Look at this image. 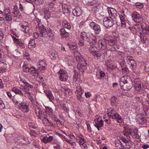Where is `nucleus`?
Wrapping results in <instances>:
<instances>
[{
    "label": "nucleus",
    "mask_w": 149,
    "mask_h": 149,
    "mask_svg": "<svg viewBox=\"0 0 149 149\" xmlns=\"http://www.w3.org/2000/svg\"><path fill=\"white\" fill-rule=\"evenodd\" d=\"M132 82L130 77L125 76L121 77L120 81V85L122 89L128 90L132 87Z\"/></svg>",
    "instance_id": "1"
},
{
    "label": "nucleus",
    "mask_w": 149,
    "mask_h": 149,
    "mask_svg": "<svg viewBox=\"0 0 149 149\" xmlns=\"http://www.w3.org/2000/svg\"><path fill=\"white\" fill-rule=\"evenodd\" d=\"M37 22V23L36 24V28L38 29V30H39L40 33L38 34V33L35 32L33 33V36L35 39L38 38L39 36L40 37H47L46 35V29L45 27L41 24H40V21L38 20L36 21Z\"/></svg>",
    "instance_id": "2"
},
{
    "label": "nucleus",
    "mask_w": 149,
    "mask_h": 149,
    "mask_svg": "<svg viewBox=\"0 0 149 149\" xmlns=\"http://www.w3.org/2000/svg\"><path fill=\"white\" fill-rule=\"evenodd\" d=\"M103 40L109 45L112 47L114 50L118 49V48L116 45L117 42V40H113L112 38L108 34H106L104 35Z\"/></svg>",
    "instance_id": "3"
},
{
    "label": "nucleus",
    "mask_w": 149,
    "mask_h": 149,
    "mask_svg": "<svg viewBox=\"0 0 149 149\" xmlns=\"http://www.w3.org/2000/svg\"><path fill=\"white\" fill-rule=\"evenodd\" d=\"M132 17L134 21L137 23H142L143 19V16L136 12L132 14Z\"/></svg>",
    "instance_id": "4"
},
{
    "label": "nucleus",
    "mask_w": 149,
    "mask_h": 149,
    "mask_svg": "<svg viewBox=\"0 0 149 149\" xmlns=\"http://www.w3.org/2000/svg\"><path fill=\"white\" fill-rule=\"evenodd\" d=\"M103 22L104 26L107 28L111 27L114 24L113 19L107 17H105L104 18Z\"/></svg>",
    "instance_id": "5"
},
{
    "label": "nucleus",
    "mask_w": 149,
    "mask_h": 149,
    "mask_svg": "<svg viewBox=\"0 0 149 149\" xmlns=\"http://www.w3.org/2000/svg\"><path fill=\"white\" fill-rule=\"evenodd\" d=\"M58 73L60 74L59 78L61 81H66L68 77L67 72L65 70H60L59 71Z\"/></svg>",
    "instance_id": "6"
},
{
    "label": "nucleus",
    "mask_w": 149,
    "mask_h": 149,
    "mask_svg": "<svg viewBox=\"0 0 149 149\" xmlns=\"http://www.w3.org/2000/svg\"><path fill=\"white\" fill-rule=\"evenodd\" d=\"M87 38L88 37L87 36V34L86 32H83L81 33L78 43L80 46H84L85 43L84 40H86Z\"/></svg>",
    "instance_id": "7"
},
{
    "label": "nucleus",
    "mask_w": 149,
    "mask_h": 149,
    "mask_svg": "<svg viewBox=\"0 0 149 149\" xmlns=\"http://www.w3.org/2000/svg\"><path fill=\"white\" fill-rule=\"evenodd\" d=\"M3 13L5 15V17L7 21H11L12 20L11 14L10 10L9 8L4 9Z\"/></svg>",
    "instance_id": "8"
},
{
    "label": "nucleus",
    "mask_w": 149,
    "mask_h": 149,
    "mask_svg": "<svg viewBox=\"0 0 149 149\" xmlns=\"http://www.w3.org/2000/svg\"><path fill=\"white\" fill-rule=\"evenodd\" d=\"M22 101H19V108L21 109V110L24 112H27L29 111V107L25 105V103L24 102H23V101L24 100L23 99H22Z\"/></svg>",
    "instance_id": "9"
},
{
    "label": "nucleus",
    "mask_w": 149,
    "mask_h": 149,
    "mask_svg": "<svg viewBox=\"0 0 149 149\" xmlns=\"http://www.w3.org/2000/svg\"><path fill=\"white\" fill-rule=\"evenodd\" d=\"M21 26L22 28V31L25 33H27L29 32V24L26 22H24L21 24Z\"/></svg>",
    "instance_id": "10"
},
{
    "label": "nucleus",
    "mask_w": 149,
    "mask_h": 149,
    "mask_svg": "<svg viewBox=\"0 0 149 149\" xmlns=\"http://www.w3.org/2000/svg\"><path fill=\"white\" fill-rule=\"evenodd\" d=\"M77 60L79 61V63L77 64V67L79 69L82 68L83 67L85 66L84 64H86V62L84 59L80 58L79 56L78 58L77 57Z\"/></svg>",
    "instance_id": "11"
},
{
    "label": "nucleus",
    "mask_w": 149,
    "mask_h": 149,
    "mask_svg": "<svg viewBox=\"0 0 149 149\" xmlns=\"http://www.w3.org/2000/svg\"><path fill=\"white\" fill-rule=\"evenodd\" d=\"M108 12L110 17L112 19L116 18L117 14V11L113 8L109 9Z\"/></svg>",
    "instance_id": "12"
},
{
    "label": "nucleus",
    "mask_w": 149,
    "mask_h": 149,
    "mask_svg": "<svg viewBox=\"0 0 149 149\" xmlns=\"http://www.w3.org/2000/svg\"><path fill=\"white\" fill-rule=\"evenodd\" d=\"M134 83L136 90L138 91H139L141 90V82L139 79H135L134 81Z\"/></svg>",
    "instance_id": "13"
},
{
    "label": "nucleus",
    "mask_w": 149,
    "mask_h": 149,
    "mask_svg": "<svg viewBox=\"0 0 149 149\" xmlns=\"http://www.w3.org/2000/svg\"><path fill=\"white\" fill-rule=\"evenodd\" d=\"M12 38L15 43L17 44L18 46H19L22 49H24L25 48L24 44L22 42V41H21L20 40H19L13 36L12 37Z\"/></svg>",
    "instance_id": "14"
},
{
    "label": "nucleus",
    "mask_w": 149,
    "mask_h": 149,
    "mask_svg": "<svg viewBox=\"0 0 149 149\" xmlns=\"http://www.w3.org/2000/svg\"><path fill=\"white\" fill-rule=\"evenodd\" d=\"M107 43L103 40L98 41L97 45L98 48L101 50L105 49L107 47Z\"/></svg>",
    "instance_id": "15"
},
{
    "label": "nucleus",
    "mask_w": 149,
    "mask_h": 149,
    "mask_svg": "<svg viewBox=\"0 0 149 149\" xmlns=\"http://www.w3.org/2000/svg\"><path fill=\"white\" fill-rule=\"evenodd\" d=\"M112 119L117 120V122L119 123H121L123 121V119L121 116L116 112L112 117Z\"/></svg>",
    "instance_id": "16"
},
{
    "label": "nucleus",
    "mask_w": 149,
    "mask_h": 149,
    "mask_svg": "<svg viewBox=\"0 0 149 149\" xmlns=\"http://www.w3.org/2000/svg\"><path fill=\"white\" fill-rule=\"evenodd\" d=\"M43 13L44 14L45 18L46 19H49L51 17V12L48 9L44 8L42 9Z\"/></svg>",
    "instance_id": "17"
},
{
    "label": "nucleus",
    "mask_w": 149,
    "mask_h": 149,
    "mask_svg": "<svg viewBox=\"0 0 149 149\" xmlns=\"http://www.w3.org/2000/svg\"><path fill=\"white\" fill-rule=\"evenodd\" d=\"M86 41L89 44L95 45L97 43V40L96 37L93 36V38H87Z\"/></svg>",
    "instance_id": "18"
},
{
    "label": "nucleus",
    "mask_w": 149,
    "mask_h": 149,
    "mask_svg": "<svg viewBox=\"0 0 149 149\" xmlns=\"http://www.w3.org/2000/svg\"><path fill=\"white\" fill-rule=\"evenodd\" d=\"M45 92L50 101L53 102L54 100V97L52 92L48 90L45 91Z\"/></svg>",
    "instance_id": "19"
},
{
    "label": "nucleus",
    "mask_w": 149,
    "mask_h": 149,
    "mask_svg": "<svg viewBox=\"0 0 149 149\" xmlns=\"http://www.w3.org/2000/svg\"><path fill=\"white\" fill-rule=\"evenodd\" d=\"M82 13L81 10L79 8H76L72 11V14L74 16H79Z\"/></svg>",
    "instance_id": "20"
},
{
    "label": "nucleus",
    "mask_w": 149,
    "mask_h": 149,
    "mask_svg": "<svg viewBox=\"0 0 149 149\" xmlns=\"http://www.w3.org/2000/svg\"><path fill=\"white\" fill-rule=\"evenodd\" d=\"M116 112L114 109L111 108L108 109L107 111L108 116H109L110 118H111Z\"/></svg>",
    "instance_id": "21"
},
{
    "label": "nucleus",
    "mask_w": 149,
    "mask_h": 149,
    "mask_svg": "<svg viewBox=\"0 0 149 149\" xmlns=\"http://www.w3.org/2000/svg\"><path fill=\"white\" fill-rule=\"evenodd\" d=\"M89 52L93 55L95 54L98 51L97 47L93 46H91L88 49Z\"/></svg>",
    "instance_id": "22"
},
{
    "label": "nucleus",
    "mask_w": 149,
    "mask_h": 149,
    "mask_svg": "<svg viewBox=\"0 0 149 149\" xmlns=\"http://www.w3.org/2000/svg\"><path fill=\"white\" fill-rule=\"evenodd\" d=\"M61 35L62 38H66L69 36V34L68 32H66L65 30L62 28L60 30Z\"/></svg>",
    "instance_id": "23"
},
{
    "label": "nucleus",
    "mask_w": 149,
    "mask_h": 149,
    "mask_svg": "<svg viewBox=\"0 0 149 149\" xmlns=\"http://www.w3.org/2000/svg\"><path fill=\"white\" fill-rule=\"evenodd\" d=\"M36 46V45L34 39H30L29 41V42L28 44V47L30 49H31L32 48H35Z\"/></svg>",
    "instance_id": "24"
},
{
    "label": "nucleus",
    "mask_w": 149,
    "mask_h": 149,
    "mask_svg": "<svg viewBox=\"0 0 149 149\" xmlns=\"http://www.w3.org/2000/svg\"><path fill=\"white\" fill-rule=\"evenodd\" d=\"M43 123L44 125L46 126H53L54 124L51 123L47 118V117L42 120Z\"/></svg>",
    "instance_id": "25"
},
{
    "label": "nucleus",
    "mask_w": 149,
    "mask_h": 149,
    "mask_svg": "<svg viewBox=\"0 0 149 149\" xmlns=\"http://www.w3.org/2000/svg\"><path fill=\"white\" fill-rule=\"evenodd\" d=\"M48 54L51 58L53 60L56 59L58 55V53L56 52H50L48 53Z\"/></svg>",
    "instance_id": "26"
},
{
    "label": "nucleus",
    "mask_w": 149,
    "mask_h": 149,
    "mask_svg": "<svg viewBox=\"0 0 149 149\" xmlns=\"http://www.w3.org/2000/svg\"><path fill=\"white\" fill-rule=\"evenodd\" d=\"M12 91L14 92L16 94L20 95L22 96L24 95V94L22 91L20 89L16 87L13 88Z\"/></svg>",
    "instance_id": "27"
},
{
    "label": "nucleus",
    "mask_w": 149,
    "mask_h": 149,
    "mask_svg": "<svg viewBox=\"0 0 149 149\" xmlns=\"http://www.w3.org/2000/svg\"><path fill=\"white\" fill-rule=\"evenodd\" d=\"M61 90L63 92L65 93L66 95H71V91H70V90L67 88H65L62 87L61 88Z\"/></svg>",
    "instance_id": "28"
},
{
    "label": "nucleus",
    "mask_w": 149,
    "mask_h": 149,
    "mask_svg": "<svg viewBox=\"0 0 149 149\" xmlns=\"http://www.w3.org/2000/svg\"><path fill=\"white\" fill-rule=\"evenodd\" d=\"M131 136L134 138L139 139V137L137 131L136 130L134 129H132V134H131Z\"/></svg>",
    "instance_id": "29"
},
{
    "label": "nucleus",
    "mask_w": 149,
    "mask_h": 149,
    "mask_svg": "<svg viewBox=\"0 0 149 149\" xmlns=\"http://www.w3.org/2000/svg\"><path fill=\"white\" fill-rule=\"evenodd\" d=\"M13 16L14 18H20L22 17V15L21 13H20L19 10H16L14 12H13Z\"/></svg>",
    "instance_id": "30"
},
{
    "label": "nucleus",
    "mask_w": 149,
    "mask_h": 149,
    "mask_svg": "<svg viewBox=\"0 0 149 149\" xmlns=\"http://www.w3.org/2000/svg\"><path fill=\"white\" fill-rule=\"evenodd\" d=\"M136 34L140 37L141 41L143 42V43H144L145 42V40L144 37L145 36V34H143V33H142L141 32H136Z\"/></svg>",
    "instance_id": "31"
},
{
    "label": "nucleus",
    "mask_w": 149,
    "mask_h": 149,
    "mask_svg": "<svg viewBox=\"0 0 149 149\" xmlns=\"http://www.w3.org/2000/svg\"><path fill=\"white\" fill-rule=\"evenodd\" d=\"M93 30L97 34H99L101 31V29L100 26L97 24L95 26V27H94Z\"/></svg>",
    "instance_id": "32"
},
{
    "label": "nucleus",
    "mask_w": 149,
    "mask_h": 149,
    "mask_svg": "<svg viewBox=\"0 0 149 149\" xmlns=\"http://www.w3.org/2000/svg\"><path fill=\"white\" fill-rule=\"evenodd\" d=\"M62 25L65 28L68 29H70L71 28L69 23L66 20H64L63 21Z\"/></svg>",
    "instance_id": "33"
},
{
    "label": "nucleus",
    "mask_w": 149,
    "mask_h": 149,
    "mask_svg": "<svg viewBox=\"0 0 149 149\" xmlns=\"http://www.w3.org/2000/svg\"><path fill=\"white\" fill-rule=\"evenodd\" d=\"M145 92L146 94H145V95L147 97V98L145 101V103L146 104H149V90L146 89Z\"/></svg>",
    "instance_id": "34"
},
{
    "label": "nucleus",
    "mask_w": 149,
    "mask_h": 149,
    "mask_svg": "<svg viewBox=\"0 0 149 149\" xmlns=\"http://www.w3.org/2000/svg\"><path fill=\"white\" fill-rule=\"evenodd\" d=\"M111 104L112 106H115L117 103V98L115 96L112 97L111 99Z\"/></svg>",
    "instance_id": "35"
},
{
    "label": "nucleus",
    "mask_w": 149,
    "mask_h": 149,
    "mask_svg": "<svg viewBox=\"0 0 149 149\" xmlns=\"http://www.w3.org/2000/svg\"><path fill=\"white\" fill-rule=\"evenodd\" d=\"M115 145L116 147L119 148H123L124 147V146L122 144L121 141L119 140H118L116 141Z\"/></svg>",
    "instance_id": "36"
},
{
    "label": "nucleus",
    "mask_w": 149,
    "mask_h": 149,
    "mask_svg": "<svg viewBox=\"0 0 149 149\" xmlns=\"http://www.w3.org/2000/svg\"><path fill=\"white\" fill-rule=\"evenodd\" d=\"M37 116L38 118L42 120L44 119L47 117V116L45 114L44 112L42 111Z\"/></svg>",
    "instance_id": "37"
},
{
    "label": "nucleus",
    "mask_w": 149,
    "mask_h": 149,
    "mask_svg": "<svg viewBox=\"0 0 149 149\" xmlns=\"http://www.w3.org/2000/svg\"><path fill=\"white\" fill-rule=\"evenodd\" d=\"M45 109L46 113L49 115L52 114L53 111L51 108L47 107H45Z\"/></svg>",
    "instance_id": "38"
},
{
    "label": "nucleus",
    "mask_w": 149,
    "mask_h": 149,
    "mask_svg": "<svg viewBox=\"0 0 149 149\" xmlns=\"http://www.w3.org/2000/svg\"><path fill=\"white\" fill-rule=\"evenodd\" d=\"M134 6L137 8L139 9L142 8L143 7V4L142 3L139 2L136 3L134 4Z\"/></svg>",
    "instance_id": "39"
},
{
    "label": "nucleus",
    "mask_w": 149,
    "mask_h": 149,
    "mask_svg": "<svg viewBox=\"0 0 149 149\" xmlns=\"http://www.w3.org/2000/svg\"><path fill=\"white\" fill-rule=\"evenodd\" d=\"M80 75L78 73H75L73 75V79L74 81H79L80 79Z\"/></svg>",
    "instance_id": "40"
},
{
    "label": "nucleus",
    "mask_w": 149,
    "mask_h": 149,
    "mask_svg": "<svg viewBox=\"0 0 149 149\" xmlns=\"http://www.w3.org/2000/svg\"><path fill=\"white\" fill-rule=\"evenodd\" d=\"M102 55V54L101 53L99 52L98 51L95 54H94L93 55L94 56L95 58L97 60L100 58Z\"/></svg>",
    "instance_id": "41"
},
{
    "label": "nucleus",
    "mask_w": 149,
    "mask_h": 149,
    "mask_svg": "<svg viewBox=\"0 0 149 149\" xmlns=\"http://www.w3.org/2000/svg\"><path fill=\"white\" fill-rule=\"evenodd\" d=\"M46 37H48L50 40L52 39L53 37V33L50 31H48L47 32H46Z\"/></svg>",
    "instance_id": "42"
},
{
    "label": "nucleus",
    "mask_w": 149,
    "mask_h": 149,
    "mask_svg": "<svg viewBox=\"0 0 149 149\" xmlns=\"http://www.w3.org/2000/svg\"><path fill=\"white\" fill-rule=\"evenodd\" d=\"M120 65L121 66V68H125V67H128V65H130V63H126L125 61H123L121 62L120 64Z\"/></svg>",
    "instance_id": "43"
},
{
    "label": "nucleus",
    "mask_w": 149,
    "mask_h": 149,
    "mask_svg": "<svg viewBox=\"0 0 149 149\" xmlns=\"http://www.w3.org/2000/svg\"><path fill=\"white\" fill-rule=\"evenodd\" d=\"M41 109H40L38 107H37V108H35L34 109L35 112L36 114L38 116L40 113L42 111L41 110Z\"/></svg>",
    "instance_id": "44"
},
{
    "label": "nucleus",
    "mask_w": 149,
    "mask_h": 149,
    "mask_svg": "<svg viewBox=\"0 0 149 149\" xmlns=\"http://www.w3.org/2000/svg\"><path fill=\"white\" fill-rule=\"evenodd\" d=\"M122 71L123 74H127L129 72V70L127 67L122 68Z\"/></svg>",
    "instance_id": "45"
},
{
    "label": "nucleus",
    "mask_w": 149,
    "mask_h": 149,
    "mask_svg": "<svg viewBox=\"0 0 149 149\" xmlns=\"http://www.w3.org/2000/svg\"><path fill=\"white\" fill-rule=\"evenodd\" d=\"M29 67L26 63H24L23 66V70L24 72H27L29 71Z\"/></svg>",
    "instance_id": "46"
},
{
    "label": "nucleus",
    "mask_w": 149,
    "mask_h": 149,
    "mask_svg": "<svg viewBox=\"0 0 149 149\" xmlns=\"http://www.w3.org/2000/svg\"><path fill=\"white\" fill-rule=\"evenodd\" d=\"M132 57L131 56H127V60H128L129 61L130 63H130V64H133L134 63H136L135 61L133 59L131 58Z\"/></svg>",
    "instance_id": "47"
},
{
    "label": "nucleus",
    "mask_w": 149,
    "mask_h": 149,
    "mask_svg": "<svg viewBox=\"0 0 149 149\" xmlns=\"http://www.w3.org/2000/svg\"><path fill=\"white\" fill-rule=\"evenodd\" d=\"M122 15H119V17L120 18L121 22L126 21V18L125 16L123 15H122L124 14L123 12L121 13Z\"/></svg>",
    "instance_id": "48"
},
{
    "label": "nucleus",
    "mask_w": 149,
    "mask_h": 149,
    "mask_svg": "<svg viewBox=\"0 0 149 149\" xmlns=\"http://www.w3.org/2000/svg\"><path fill=\"white\" fill-rule=\"evenodd\" d=\"M29 70L28 72L30 73L33 74L35 73L36 69L34 67H30L29 68Z\"/></svg>",
    "instance_id": "49"
},
{
    "label": "nucleus",
    "mask_w": 149,
    "mask_h": 149,
    "mask_svg": "<svg viewBox=\"0 0 149 149\" xmlns=\"http://www.w3.org/2000/svg\"><path fill=\"white\" fill-rule=\"evenodd\" d=\"M77 92L78 95L82 96V94L84 92V91L81 89V88H80L77 91Z\"/></svg>",
    "instance_id": "50"
},
{
    "label": "nucleus",
    "mask_w": 149,
    "mask_h": 149,
    "mask_svg": "<svg viewBox=\"0 0 149 149\" xmlns=\"http://www.w3.org/2000/svg\"><path fill=\"white\" fill-rule=\"evenodd\" d=\"M106 66L107 67V69L109 70H113L115 69L116 68L115 66L109 64H107L106 65Z\"/></svg>",
    "instance_id": "51"
},
{
    "label": "nucleus",
    "mask_w": 149,
    "mask_h": 149,
    "mask_svg": "<svg viewBox=\"0 0 149 149\" xmlns=\"http://www.w3.org/2000/svg\"><path fill=\"white\" fill-rule=\"evenodd\" d=\"M21 81H22L23 83L25 84V86L27 87L30 86V87H31L29 84L28 83V82L25 79H21Z\"/></svg>",
    "instance_id": "52"
},
{
    "label": "nucleus",
    "mask_w": 149,
    "mask_h": 149,
    "mask_svg": "<svg viewBox=\"0 0 149 149\" xmlns=\"http://www.w3.org/2000/svg\"><path fill=\"white\" fill-rule=\"evenodd\" d=\"M96 24H97L96 23L93 22H90L89 25L91 28L93 29L94 28V27H95V25H96Z\"/></svg>",
    "instance_id": "53"
},
{
    "label": "nucleus",
    "mask_w": 149,
    "mask_h": 149,
    "mask_svg": "<svg viewBox=\"0 0 149 149\" xmlns=\"http://www.w3.org/2000/svg\"><path fill=\"white\" fill-rule=\"evenodd\" d=\"M139 122L140 124H144L146 121L145 118H140L139 120Z\"/></svg>",
    "instance_id": "54"
},
{
    "label": "nucleus",
    "mask_w": 149,
    "mask_h": 149,
    "mask_svg": "<svg viewBox=\"0 0 149 149\" xmlns=\"http://www.w3.org/2000/svg\"><path fill=\"white\" fill-rule=\"evenodd\" d=\"M100 127H102L103 125V122L102 120H100L97 123H96Z\"/></svg>",
    "instance_id": "55"
},
{
    "label": "nucleus",
    "mask_w": 149,
    "mask_h": 149,
    "mask_svg": "<svg viewBox=\"0 0 149 149\" xmlns=\"http://www.w3.org/2000/svg\"><path fill=\"white\" fill-rule=\"evenodd\" d=\"M48 139L47 136H44L42 139V141L45 143H49Z\"/></svg>",
    "instance_id": "56"
},
{
    "label": "nucleus",
    "mask_w": 149,
    "mask_h": 149,
    "mask_svg": "<svg viewBox=\"0 0 149 149\" xmlns=\"http://www.w3.org/2000/svg\"><path fill=\"white\" fill-rule=\"evenodd\" d=\"M5 106L3 102V101L0 100V109H4Z\"/></svg>",
    "instance_id": "57"
},
{
    "label": "nucleus",
    "mask_w": 149,
    "mask_h": 149,
    "mask_svg": "<svg viewBox=\"0 0 149 149\" xmlns=\"http://www.w3.org/2000/svg\"><path fill=\"white\" fill-rule=\"evenodd\" d=\"M120 139L122 141L124 142L125 143H127L129 141L128 140L125 139V137H123V136L121 137L120 138Z\"/></svg>",
    "instance_id": "58"
},
{
    "label": "nucleus",
    "mask_w": 149,
    "mask_h": 149,
    "mask_svg": "<svg viewBox=\"0 0 149 149\" xmlns=\"http://www.w3.org/2000/svg\"><path fill=\"white\" fill-rule=\"evenodd\" d=\"M91 94L90 92H87L85 93V96L87 98H89L91 96Z\"/></svg>",
    "instance_id": "59"
},
{
    "label": "nucleus",
    "mask_w": 149,
    "mask_h": 149,
    "mask_svg": "<svg viewBox=\"0 0 149 149\" xmlns=\"http://www.w3.org/2000/svg\"><path fill=\"white\" fill-rule=\"evenodd\" d=\"M30 134L31 135L35 137H36L37 135V133L33 130L31 131Z\"/></svg>",
    "instance_id": "60"
},
{
    "label": "nucleus",
    "mask_w": 149,
    "mask_h": 149,
    "mask_svg": "<svg viewBox=\"0 0 149 149\" xmlns=\"http://www.w3.org/2000/svg\"><path fill=\"white\" fill-rule=\"evenodd\" d=\"M3 16V12L0 10V21L3 20L4 19Z\"/></svg>",
    "instance_id": "61"
},
{
    "label": "nucleus",
    "mask_w": 149,
    "mask_h": 149,
    "mask_svg": "<svg viewBox=\"0 0 149 149\" xmlns=\"http://www.w3.org/2000/svg\"><path fill=\"white\" fill-rule=\"evenodd\" d=\"M84 136L82 135H79V136H77L76 139L77 141L81 140V139Z\"/></svg>",
    "instance_id": "62"
},
{
    "label": "nucleus",
    "mask_w": 149,
    "mask_h": 149,
    "mask_svg": "<svg viewBox=\"0 0 149 149\" xmlns=\"http://www.w3.org/2000/svg\"><path fill=\"white\" fill-rule=\"evenodd\" d=\"M47 64L44 61H42L40 62L39 64L40 66H45Z\"/></svg>",
    "instance_id": "63"
},
{
    "label": "nucleus",
    "mask_w": 149,
    "mask_h": 149,
    "mask_svg": "<svg viewBox=\"0 0 149 149\" xmlns=\"http://www.w3.org/2000/svg\"><path fill=\"white\" fill-rule=\"evenodd\" d=\"M145 29L146 31V34L149 36V26L146 27Z\"/></svg>",
    "instance_id": "64"
}]
</instances>
